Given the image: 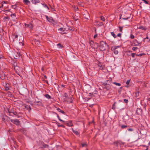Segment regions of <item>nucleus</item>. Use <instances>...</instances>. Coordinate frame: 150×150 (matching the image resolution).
Returning a JSON list of instances; mask_svg holds the SVG:
<instances>
[{
	"mask_svg": "<svg viewBox=\"0 0 150 150\" xmlns=\"http://www.w3.org/2000/svg\"><path fill=\"white\" fill-rule=\"evenodd\" d=\"M85 19H88V17H87V18H85Z\"/></svg>",
	"mask_w": 150,
	"mask_h": 150,
	"instance_id": "nucleus-56",
	"label": "nucleus"
},
{
	"mask_svg": "<svg viewBox=\"0 0 150 150\" xmlns=\"http://www.w3.org/2000/svg\"><path fill=\"white\" fill-rule=\"evenodd\" d=\"M104 18H105V17H103V16H101L100 17V19H104Z\"/></svg>",
	"mask_w": 150,
	"mask_h": 150,
	"instance_id": "nucleus-45",
	"label": "nucleus"
},
{
	"mask_svg": "<svg viewBox=\"0 0 150 150\" xmlns=\"http://www.w3.org/2000/svg\"><path fill=\"white\" fill-rule=\"evenodd\" d=\"M128 131H132L133 130L132 129L129 128L128 129Z\"/></svg>",
	"mask_w": 150,
	"mask_h": 150,
	"instance_id": "nucleus-42",
	"label": "nucleus"
},
{
	"mask_svg": "<svg viewBox=\"0 0 150 150\" xmlns=\"http://www.w3.org/2000/svg\"><path fill=\"white\" fill-rule=\"evenodd\" d=\"M114 53L116 54H117L118 53V50H114Z\"/></svg>",
	"mask_w": 150,
	"mask_h": 150,
	"instance_id": "nucleus-24",
	"label": "nucleus"
},
{
	"mask_svg": "<svg viewBox=\"0 0 150 150\" xmlns=\"http://www.w3.org/2000/svg\"><path fill=\"white\" fill-rule=\"evenodd\" d=\"M86 145V144L83 143L82 144V146L83 147L85 146Z\"/></svg>",
	"mask_w": 150,
	"mask_h": 150,
	"instance_id": "nucleus-39",
	"label": "nucleus"
},
{
	"mask_svg": "<svg viewBox=\"0 0 150 150\" xmlns=\"http://www.w3.org/2000/svg\"><path fill=\"white\" fill-rule=\"evenodd\" d=\"M99 66L100 67L99 69H103V67L102 66H100V65H99Z\"/></svg>",
	"mask_w": 150,
	"mask_h": 150,
	"instance_id": "nucleus-36",
	"label": "nucleus"
},
{
	"mask_svg": "<svg viewBox=\"0 0 150 150\" xmlns=\"http://www.w3.org/2000/svg\"><path fill=\"white\" fill-rule=\"evenodd\" d=\"M35 104L36 105L42 106V103L39 101L36 100L35 102Z\"/></svg>",
	"mask_w": 150,
	"mask_h": 150,
	"instance_id": "nucleus-8",
	"label": "nucleus"
},
{
	"mask_svg": "<svg viewBox=\"0 0 150 150\" xmlns=\"http://www.w3.org/2000/svg\"><path fill=\"white\" fill-rule=\"evenodd\" d=\"M12 55L15 59L18 58L20 56V53L18 51H14L12 53Z\"/></svg>",
	"mask_w": 150,
	"mask_h": 150,
	"instance_id": "nucleus-2",
	"label": "nucleus"
},
{
	"mask_svg": "<svg viewBox=\"0 0 150 150\" xmlns=\"http://www.w3.org/2000/svg\"><path fill=\"white\" fill-rule=\"evenodd\" d=\"M32 2L33 4H35L36 3H39L40 1L38 0H33Z\"/></svg>",
	"mask_w": 150,
	"mask_h": 150,
	"instance_id": "nucleus-15",
	"label": "nucleus"
},
{
	"mask_svg": "<svg viewBox=\"0 0 150 150\" xmlns=\"http://www.w3.org/2000/svg\"><path fill=\"white\" fill-rule=\"evenodd\" d=\"M61 121H62V122H64V121L62 120H61Z\"/></svg>",
	"mask_w": 150,
	"mask_h": 150,
	"instance_id": "nucleus-53",
	"label": "nucleus"
},
{
	"mask_svg": "<svg viewBox=\"0 0 150 150\" xmlns=\"http://www.w3.org/2000/svg\"><path fill=\"white\" fill-rule=\"evenodd\" d=\"M115 103H116L115 102L114 103V104H113V105L112 109H115Z\"/></svg>",
	"mask_w": 150,
	"mask_h": 150,
	"instance_id": "nucleus-26",
	"label": "nucleus"
},
{
	"mask_svg": "<svg viewBox=\"0 0 150 150\" xmlns=\"http://www.w3.org/2000/svg\"><path fill=\"white\" fill-rule=\"evenodd\" d=\"M137 47H133L132 48V50L134 51H135L137 49Z\"/></svg>",
	"mask_w": 150,
	"mask_h": 150,
	"instance_id": "nucleus-25",
	"label": "nucleus"
},
{
	"mask_svg": "<svg viewBox=\"0 0 150 150\" xmlns=\"http://www.w3.org/2000/svg\"><path fill=\"white\" fill-rule=\"evenodd\" d=\"M45 97H46L47 98H48V99H50V98H51V97H50V96L48 94H45Z\"/></svg>",
	"mask_w": 150,
	"mask_h": 150,
	"instance_id": "nucleus-19",
	"label": "nucleus"
},
{
	"mask_svg": "<svg viewBox=\"0 0 150 150\" xmlns=\"http://www.w3.org/2000/svg\"><path fill=\"white\" fill-rule=\"evenodd\" d=\"M136 96H138L139 95V93L138 92L136 93Z\"/></svg>",
	"mask_w": 150,
	"mask_h": 150,
	"instance_id": "nucleus-44",
	"label": "nucleus"
},
{
	"mask_svg": "<svg viewBox=\"0 0 150 150\" xmlns=\"http://www.w3.org/2000/svg\"><path fill=\"white\" fill-rule=\"evenodd\" d=\"M59 30L62 32L61 33H65L66 32H65V28H60L59 29Z\"/></svg>",
	"mask_w": 150,
	"mask_h": 150,
	"instance_id": "nucleus-9",
	"label": "nucleus"
},
{
	"mask_svg": "<svg viewBox=\"0 0 150 150\" xmlns=\"http://www.w3.org/2000/svg\"><path fill=\"white\" fill-rule=\"evenodd\" d=\"M130 37L132 39H133V38H134V36L133 35H131L130 36Z\"/></svg>",
	"mask_w": 150,
	"mask_h": 150,
	"instance_id": "nucleus-38",
	"label": "nucleus"
},
{
	"mask_svg": "<svg viewBox=\"0 0 150 150\" xmlns=\"http://www.w3.org/2000/svg\"><path fill=\"white\" fill-rule=\"evenodd\" d=\"M142 55V54H137V55L139 56H141Z\"/></svg>",
	"mask_w": 150,
	"mask_h": 150,
	"instance_id": "nucleus-43",
	"label": "nucleus"
},
{
	"mask_svg": "<svg viewBox=\"0 0 150 150\" xmlns=\"http://www.w3.org/2000/svg\"><path fill=\"white\" fill-rule=\"evenodd\" d=\"M135 54V53H133L131 54V55H132V57L133 58L134 57Z\"/></svg>",
	"mask_w": 150,
	"mask_h": 150,
	"instance_id": "nucleus-32",
	"label": "nucleus"
},
{
	"mask_svg": "<svg viewBox=\"0 0 150 150\" xmlns=\"http://www.w3.org/2000/svg\"><path fill=\"white\" fill-rule=\"evenodd\" d=\"M7 84H5V86H6V88H5V90H6V91L8 90L9 89V88L8 86H7Z\"/></svg>",
	"mask_w": 150,
	"mask_h": 150,
	"instance_id": "nucleus-22",
	"label": "nucleus"
},
{
	"mask_svg": "<svg viewBox=\"0 0 150 150\" xmlns=\"http://www.w3.org/2000/svg\"><path fill=\"white\" fill-rule=\"evenodd\" d=\"M148 144L149 145H150V142L148 143Z\"/></svg>",
	"mask_w": 150,
	"mask_h": 150,
	"instance_id": "nucleus-55",
	"label": "nucleus"
},
{
	"mask_svg": "<svg viewBox=\"0 0 150 150\" xmlns=\"http://www.w3.org/2000/svg\"><path fill=\"white\" fill-rule=\"evenodd\" d=\"M67 125L69 126H72V124L71 123H69L67 124Z\"/></svg>",
	"mask_w": 150,
	"mask_h": 150,
	"instance_id": "nucleus-35",
	"label": "nucleus"
},
{
	"mask_svg": "<svg viewBox=\"0 0 150 150\" xmlns=\"http://www.w3.org/2000/svg\"><path fill=\"white\" fill-rule=\"evenodd\" d=\"M119 28V30L120 32H122V28L121 27H120Z\"/></svg>",
	"mask_w": 150,
	"mask_h": 150,
	"instance_id": "nucleus-30",
	"label": "nucleus"
},
{
	"mask_svg": "<svg viewBox=\"0 0 150 150\" xmlns=\"http://www.w3.org/2000/svg\"><path fill=\"white\" fill-rule=\"evenodd\" d=\"M102 20H103V21H105V19H102Z\"/></svg>",
	"mask_w": 150,
	"mask_h": 150,
	"instance_id": "nucleus-58",
	"label": "nucleus"
},
{
	"mask_svg": "<svg viewBox=\"0 0 150 150\" xmlns=\"http://www.w3.org/2000/svg\"><path fill=\"white\" fill-rule=\"evenodd\" d=\"M45 78H47V77H46V76H45Z\"/></svg>",
	"mask_w": 150,
	"mask_h": 150,
	"instance_id": "nucleus-60",
	"label": "nucleus"
},
{
	"mask_svg": "<svg viewBox=\"0 0 150 150\" xmlns=\"http://www.w3.org/2000/svg\"><path fill=\"white\" fill-rule=\"evenodd\" d=\"M23 2L26 4H28L30 3V1L28 0H23Z\"/></svg>",
	"mask_w": 150,
	"mask_h": 150,
	"instance_id": "nucleus-14",
	"label": "nucleus"
},
{
	"mask_svg": "<svg viewBox=\"0 0 150 150\" xmlns=\"http://www.w3.org/2000/svg\"><path fill=\"white\" fill-rule=\"evenodd\" d=\"M25 26L26 27H28L30 28H32L33 27V25L32 24H25Z\"/></svg>",
	"mask_w": 150,
	"mask_h": 150,
	"instance_id": "nucleus-12",
	"label": "nucleus"
},
{
	"mask_svg": "<svg viewBox=\"0 0 150 150\" xmlns=\"http://www.w3.org/2000/svg\"><path fill=\"white\" fill-rule=\"evenodd\" d=\"M146 149L145 150H148V146H147L146 147Z\"/></svg>",
	"mask_w": 150,
	"mask_h": 150,
	"instance_id": "nucleus-52",
	"label": "nucleus"
},
{
	"mask_svg": "<svg viewBox=\"0 0 150 150\" xmlns=\"http://www.w3.org/2000/svg\"><path fill=\"white\" fill-rule=\"evenodd\" d=\"M127 127V126L125 125H122L121 126V127L123 129Z\"/></svg>",
	"mask_w": 150,
	"mask_h": 150,
	"instance_id": "nucleus-28",
	"label": "nucleus"
},
{
	"mask_svg": "<svg viewBox=\"0 0 150 150\" xmlns=\"http://www.w3.org/2000/svg\"><path fill=\"white\" fill-rule=\"evenodd\" d=\"M131 52V51H129V52L130 53Z\"/></svg>",
	"mask_w": 150,
	"mask_h": 150,
	"instance_id": "nucleus-61",
	"label": "nucleus"
},
{
	"mask_svg": "<svg viewBox=\"0 0 150 150\" xmlns=\"http://www.w3.org/2000/svg\"><path fill=\"white\" fill-rule=\"evenodd\" d=\"M72 129L73 132L76 135H78L79 134V133L76 130H74L73 128H72Z\"/></svg>",
	"mask_w": 150,
	"mask_h": 150,
	"instance_id": "nucleus-10",
	"label": "nucleus"
},
{
	"mask_svg": "<svg viewBox=\"0 0 150 150\" xmlns=\"http://www.w3.org/2000/svg\"><path fill=\"white\" fill-rule=\"evenodd\" d=\"M148 37H146V38H145V39H148Z\"/></svg>",
	"mask_w": 150,
	"mask_h": 150,
	"instance_id": "nucleus-59",
	"label": "nucleus"
},
{
	"mask_svg": "<svg viewBox=\"0 0 150 150\" xmlns=\"http://www.w3.org/2000/svg\"><path fill=\"white\" fill-rule=\"evenodd\" d=\"M139 28L142 30H145L146 28H144L143 26L141 25L139 27Z\"/></svg>",
	"mask_w": 150,
	"mask_h": 150,
	"instance_id": "nucleus-17",
	"label": "nucleus"
},
{
	"mask_svg": "<svg viewBox=\"0 0 150 150\" xmlns=\"http://www.w3.org/2000/svg\"><path fill=\"white\" fill-rule=\"evenodd\" d=\"M113 83L115 84V85L117 86H121V84L120 83L115 82H114Z\"/></svg>",
	"mask_w": 150,
	"mask_h": 150,
	"instance_id": "nucleus-18",
	"label": "nucleus"
},
{
	"mask_svg": "<svg viewBox=\"0 0 150 150\" xmlns=\"http://www.w3.org/2000/svg\"><path fill=\"white\" fill-rule=\"evenodd\" d=\"M57 48L59 49H61L63 47V45L60 43L57 44Z\"/></svg>",
	"mask_w": 150,
	"mask_h": 150,
	"instance_id": "nucleus-11",
	"label": "nucleus"
},
{
	"mask_svg": "<svg viewBox=\"0 0 150 150\" xmlns=\"http://www.w3.org/2000/svg\"><path fill=\"white\" fill-rule=\"evenodd\" d=\"M57 117L58 118V119H59L60 118V117L58 115H57Z\"/></svg>",
	"mask_w": 150,
	"mask_h": 150,
	"instance_id": "nucleus-48",
	"label": "nucleus"
},
{
	"mask_svg": "<svg viewBox=\"0 0 150 150\" xmlns=\"http://www.w3.org/2000/svg\"><path fill=\"white\" fill-rule=\"evenodd\" d=\"M139 43L136 40H134L132 44V45L133 46H136L139 45Z\"/></svg>",
	"mask_w": 150,
	"mask_h": 150,
	"instance_id": "nucleus-5",
	"label": "nucleus"
},
{
	"mask_svg": "<svg viewBox=\"0 0 150 150\" xmlns=\"http://www.w3.org/2000/svg\"><path fill=\"white\" fill-rule=\"evenodd\" d=\"M68 103H72V98L71 97H69L66 98V100Z\"/></svg>",
	"mask_w": 150,
	"mask_h": 150,
	"instance_id": "nucleus-7",
	"label": "nucleus"
},
{
	"mask_svg": "<svg viewBox=\"0 0 150 150\" xmlns=\"http://www.w3.org/2000/svg\"><path fill=\"white\" fill-rule=\"evenodd\" d=\"M12 6L13 8L14 9H15L16 7V5H14L13 6Z\"/></svg>",
	"mask_w": 150,
	"mask_h": 150,
	"instance_id": "nucleus-37",
	"label": "nucleus"
},
{
	"mask_svg": "<svg viewBox=\"0 0 150 150\" xmlns=\"http://www.w3.org/2000/svg\"><path fill=\"white\" fill-rule=\"evenodd\" d=\"M122 19H128V18H122Z\"/></svg>",
	"mask_w": 150,
	"mask_h": 150,
	"instance_id": "nucleus-57",
	"label": "nucleus"
},
{
	"mask_svg": "<svg viewBox=\"0 0 150 150\" xmlns=\"http://www.w3.org/2000/svg\"><path fill=\"white\" fill-rule=\"evenodd\" d=\"M11 121L13 123H14V124L16 125H18L19 124V120L17 119L12 120H11Z\"/></svg>",
	"mask_w": 150,
	"mask_h": 150,
	"instance_id": "nucleus-4",
	"label": "nucleus"
},
{
	"mask_svg": "<svg viewBox=\"0 0 150 150\" xmlns=\"http://www.w3.org/2000/svg\"><path fill=\"white\" fill-rule=\"evenodd\" d=\"M97 36V34L95 35L94 36V38H96Z\"/></svg>",
	"mask_w": 150,
	"mask_h": 150,
	"instance_id": "nucleus-47",
	"label": "nucleus"
},
{
	"mask_svg": "<svg viewBox=\"0 0 150 150\" xmlns=\"http://www.w3.org/2000/svg\"><path fill=\"white\" fill-rule=\"evenodd\" d=\"M19 38H20L19 40L21 39V42H18V43H17V45L18 46V45H23V44L21 42L23 41V38L22 36H19Z\"/></svg>",
	"mask_w": 150,
	"mask_h": 150,
	"instance_id": "nucleus-6",
	"label": "nucleus"
},
{
	"mask_svg": "<svg viewBox=\"0 0 150 150\" xmlns=\"http://www.w3.org/2000/svg\"><path fill=\"white\" fill-rule=\"evenodd\" d=\"M120 46H114L112 47V49L113 50H116V49L120 47Z\"/></svg>",
	"mask_w": 150,
	"mask_h": 150,
	"instance_id": "nucleus-20",
	"label": "nucleus"
},
{
	"mask_svg": "<svg viewBox=\"0 0 150 150\" xmlns=\"http://www.w3.org/2000/svg\"><path fill=\"white\" fill-rule=\"evenodd\" d=\"M99 47L100 50L102 51H104L109 48V46L106 42L103 41L100 42Z\"/></svg>",
	"mask_w": 150,
	"mask_h": 150,
	"instance_id": "nucleus-1",
	"label": "nucleus"
},
{
	"mask_svg": "<svg viewBox=\"0 0 150 150\" xmlns=\"http://www.w3.org/2000/svg\"><path fill=\"white\" fill-rule=\"evenodd\" d=\"M35 42V44L37 45H39L40 44V43L38 40H36Z\"/></svg>",
	"mask_w": 150,
	"mask_h": 150,
	"instance_id": "nucleus-23",
	"label": "nucleus"
},
{
	"mask_svg": "<svg viewBox=\"0 0 150 150\" xmlns=\"http://www.w3.org/2000/svg\"><path fill=\"white\" fill-rule=\"evenodd\" d=\"M3 56L2 55H0V59H1L3 58Z\"/></svg>",
	"mask_w": 150,
	"mask_h": 150,
	"instance_id": "nucleus-41",
	"label": "nucleus"
},
{
	"mask_svg": "<svg viewBox=\"0 0 150 150\" xmlns=\"http://www.w3.org/2000/svg\"><path fill=\"white\" fill-rule=\"evenodd\" d=\"M57 110L58 111V112H61L62 113V114H64V111L61 110L59 108H57Z\"/></svg>",
	"mask_w": 150,
	"mask_h": 150,
	"instance_id": "nucleus-16",
	"label": "nucleus"
},
{
	"mask_svg": "<svg viewBox=\"0 0 150 150\" xmlns=\"http://www.w3.org/2000/svg\"><path fill=\"white\" fill-rule=\"evenodd\" d=\"M144 2L146 4H149L148 2L145 0H143Z\"/></svg>",
	"mask_w": 150,
	"mask_h": 150,
	"instance_id": "nucleus-34",
	"label": "nucleus"
},
{
	"mask_svg": "<svg viewBox=\"0 0 150 150\" xmlns=\"http://www.w3.org/2000/svg\"><path fill=\"white\" fill-rule=\"evenodd\" d=\"M111 35L114 38H115L116 37V36L115 35L114 33L113 32H111Z\"/></svg>",
	"mask_w": 150,
	"mask_h": 150,
	"instance_id": "nucleus-21",
	"label": "nucleus"
},
{
	"mask_svg": "<svg viewBox=\"0 0 150 150\" xmlns=\"http://www.w3.org/2000/svg\"><path fill=\"white\" fill-rule=\"evenodd\" d=\"M47 20L49 22L53 24H54V19H47Z\"/></svg>",
	"mask_w": 150,
	"mask_h": 150,
	"instance_id": "nucleus-13",
	"label": "nucleus"
},
{
	"mask_svg": "<svg viewBox=\"0 0 150 150\" xmlns=\"http://www.w3.org/2000/svg\"><path fill=\"white\" fill-rule=\"evenodd\" d=\"M18 35H15V38H18Z\"/></svg>",
	"mask_w": 150,
	"mask_h": 150,
	"instance_id": "nucleus-46",
	"label": "nucleus"
},
{
	"mask_svg": "<svg viewBox=\"0 0 150 150\" xmlns=\"http://www.w3.org/2000/svg\"><path fill=\"white\" fill-rule=\"evenodd\" d=\"M59 120H60V121H61V120H62L61 119H60V118L59 119Z\"/></svg>",
	"mask_w": 150,
	"mask_h": 150,
	"instance_id": "nucleus-54",
	"label": "nucleus"
},
{
	"mask_svg": "<svg viewBox=\"0 0 150 150\" xmlns=\"http://www.w3.org/2000/svg\"><path fill=\"white\" fill-rule=\"evenodd\" d=\"M45 7L47 8V9H48V7L46 5L45 6Z\"/></svg>",
	"mask_w": 150,
	"mask_h": 150,
	"instance_id": "nucleus-50",
	"label": "nucleus"
},
{
	"mask_svg": "<svg viewBox=\"0 0 150 150\" xmlns=\"http://www.w3.org/2000/svg\"><path fill=\"white\" fill-rule=\"evenodd\" d=\"M129 82H130V80H128L126 82V83L127 85H128L129 83Z\"/></svg>",
	"mask_w": 150,
	"mask_h": 150,
	"instance_id": "nucleus-27",
	"label": "nucleus"
},
{
	"mask_svg": "<svg viewBox=\"0 0 150 150\" xmlns=\"http://www.w3.org/2000/svg\"><path fill=\"white\" fill-rule=\"evenodd\" d=\"M28 107H29V106H25L26 108H28Z\"/></svg>",
	"mask_w": 150,
	"mask_h": 150,
	"instance_id": "nucleus-51",
	"label": "nucleus"
},
{
	"mask_svg": "<svg viewBox=\"0 0 150 150\" xmlns=\"http://www.w3.org/2000/svg\"><path fill=\"white\" fill-rule=\"evenodd\" d=\"M142 146L143 147H146L147 146L145 145H143Z\"/></svg>",
	"mask_w": 150,
	"mask_h": 150,
	"instance_id": "nucleus-49",
	"label": "nucleus"
},
{
	"mask_svg": "<svg viewBox=\"0 0 150 150\" xmlns=\"http://www.w3.org/2000/svg\"><path fill=\"white\" fill-rule=\"evenodd\" d=\"M121 35V33H119L117 34V36L118 37H120Z\"/></svg>",
	"mask_w": 150,
	"mask_h": 150,
	"instance_id": "nucleus-40",
	"label": "nucleus"
},
{
	"mask_svg": "<svg viewBox=\"0 0 150 150\" xmlns=\"http://www.w3.org/2000/svg\"><path fill=\"white\" fill-rule=\"evenodd\" d=\"M124 102H125V103H127L128 102V100H127V99H124Z\"/></svg>",
	"mask_w": 150,
	"mask_h": 150,
	"instance_id": "nucleus-31",
	"label": "nucleus"
},
{
	"mask_svg": "<svg viewBox=\"0 0 150 150\" xmlns=\"http://www.w3.org/2000/svg\"><path fill=\"white\" fill-rule=\"evenodd\" d=\"M14 69L16 72H20L21 71H22V68L19 67L17 65H14Z\"/></svg>",
	"mask_w": 150,
	"mask_h": 150,
	"instance_id": "nucleus-3",
	"label": "nucleus"
},
{
	"mask_svg": "<svg viewBox=\"0 0 150 150\" xmlns=\"http://www.w3.org/2000/svg\"><path fill=\"white\" fill-rule=\"evenodd\" d=\"M58 126L59 127H64V125H58Z\"/></svg>",
	"mask_w": 150,
	"mask_h": 150,
	"instance_id": "nucleus-33",
	"label": "nucleus"
},
{
	"mask_svg": "<svg viewBox=\"0 0 150 150\" xmlns=\"http://www.w3.org/2000/svg\"><path fill=\"white\" fill-rule=\"evenodd\" d=\"M11 16L12 18H14L15 17V14H12Z\"/></svg>",
	"mask_w": 150,
	"mask_h": 150,
	"instance_id": "nucleus-29",
	"label": "nucleus"
}]
</instances>
